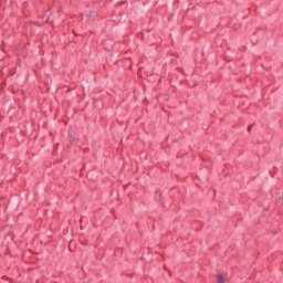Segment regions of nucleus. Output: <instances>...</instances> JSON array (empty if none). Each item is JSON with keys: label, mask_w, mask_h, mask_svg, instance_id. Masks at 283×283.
<instances>
[{"label": "nucleus", "mask_w": 283, "mask_h": 283, "mask_svg": "<svg viewBox=\"0 0 283 283\" xmlns=\"http://www.w3.org/2000/svg\"><path fill=\"white\" fill-rule=\"evenodd\" d=\"M217 280H218V283H224V275L223 274H218Z\"/></svg>", "instance_id": "f257e3e1"}]
</instances>
